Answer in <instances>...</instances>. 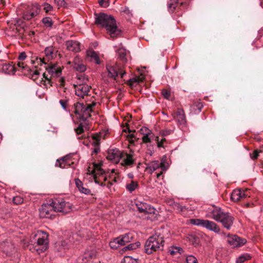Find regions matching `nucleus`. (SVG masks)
I'll return each instance as SVG.
<instances>
[{
	"instance_id": "f257e3e1",
	"label": "nucleus",
	"mask_w": 263,
	"mask_h": 263,
	"mask_svg": "<svg viewBox=\"0 0 263 263\" xmlns=\"http://www.w3.org/2000/svg\"><path fill=\"white\" fill-rule=\"evenodd\" d=\"M95 24L106 29L107 33L112 38H116L121 31L118 28L115 18L104 13H95Z\"/></svg>"
},
{
	"instance_id": "f03ea898",
	"label": "nucleus",
	"mask_w": 263,
	"mask_h": 263,
	"mask_svg": "<svg viewBox=\"0 0 263 263\" xmlns=\"http://www.w3.org/2000/svg\"><path fill=\"white\" fill-rule=\"evenodd\" d=\"M206 216L221 223L227 230L231 229L234 221V217L230 213L225 212L221 208L214 205L208 208Z\"/></svg>"
},
{
	"instance_id": "7ed1b4c3",
	"label": "nucleus",
	"mask_w": 263,
	"mask_h": 263,
	"mask_svg": "<svg viewBox=\"0 0 263 263\" xmlns=\"http://www.w3.org/2000/svg\"><path fill=\"white\" fill-rule=\"evenodd\" d=\"M30 242L33 246L29 247V250L32 252H36L38 254L45 252L48 248V235L42 231H38L33 233Z\"/></svg>"
},
{
	"instance_id": "20e7f679",
	"label": "nucleus",
	"mask_w": 263,
	"mask_h": 263,
	"mask_svg": "<svg viewBox=\"0 0 263 263\" xmlns=\"http://www.w3.org/2000/svg\"><path fill=\"white\" fill-rule=\"evenodd\" d=\"M164 242L163 236L158 232L155 233L146 241L144 246L145 252L147 254H151L154 252L162 250Z\"/></svg>"
},
{
	"instance_id": "39448f33",
	"label": "nucleus",
	"mask_w": 263,
	"mask_h": 263,
	"mask_svg": "<svg viewBox=\"0 0 263 263\" xmlns=\"http://www.w3.org/2000/svg\"><path fill=\"white\" fill-rule=\"evenodd\" d=\"M96 103L92 102L91 104H84L83 103H77L74 104V110L73 111L75 114L80 115V119L83 121L86 120L91 117L90 113L92 112V107H95Z\"/></svg>"
},
{
	"instance_id": "423d86ee",
	"label": "nucleus",
	"mask_w": 263,
	"mask_h": 263,
	"mask_svg": "<svg viewBox=\"0 0 263 263\" xmlns=\"http://www.w3.org/2000/svg\"><path fill=\"white\" fill-rule=\"evenodd\" d=\"M52 203L55 212L67 214L72 210V204L69 202H66L63 198H54L52 200Z\"/></svg>"
},
{
	"instance_id": "0eeeda50",
	"label": "nucleus",
	"mask_w": 263,
	"mask_h": 263,
	"mask_svg": "<svg viewBox=\"0 0 263 263\" xmlns=\"http://www.w3.org/2000/svg\"><path fill=\"white\" fill-rule=\"evenodd\" d=\"M191 223L204 228L216 233L220 232V227L214 221L201 219H191Z\"/></svg>"
},
{
	"instance_id": "6e6552de",
	"label": "nucleus",
	"mask_w": 263,
	"mask_h": 263,
	"mask_svg": "<svg viewBox=\"0 0 263 263\" xmlns=\"http://www.w3.org/2000/svg\"><path fill=\"white\" fill-rule=\"evenodd\" d=\"M104 173L105 172L101 167V163L93 164V168L91 171V174L93 176L95 183L102 186L106 185V184L103 182H101L102 179L104 181L107 180L106 177L104 176Z\"/></svg>"
},
{
	"instance_id": "1a4fd4ad",
	"label": "nucleus",
	"mask_w": 263,
	"mask_h": 263,
	"mask_svg": "<svg viewBox=\"0 0 263 263\" xmlns=\"http://www.w3.org/2000/svg\"><path fill=\"white\" fill-rule=\"evenodd\" d=\"M106 69L108 73V77L114 80H116L119 75L120 76L121 78H123L126 72L117 65H112L107 64L106 65Z\"/></svg>"
},
{
	"instance_id": "9d476101",
	"label": "nucleus",
	"mask_w": 263,
	"mask_h": 263,
	"mask_svg": "<svg viewBox=\"0 0 263 263\" xmlns=\"http://www.w3.org/2000/svg\"><path fill=\"white\" fill-rule=\"evenodd\" d=\"M40 6L39 4L37 3L33 4L24 11L23 17L25 20L29 21L37 15L40 12Z\"/></svg>"
},
{
	"instance_id": "9b49d317",
	"label": "nucleus",
	"mask_w": 263,
	"mask_h": 263,
	"mask_svg": "<svg viewBox=\"0 0 263 263\" xmlns=\"http://www.w3.org/2000/svg\"><path fill=\"white\" fill-rule=\"evenodd\" d=\"M40 216L42 218L52 219L54 216V209L53 207V204L51 202L50 204H44L39 209Z\"/></svg>"
},
{
	"instance_id": "f8f14e48",
	"label": "nucleus",
	"mask_w": 263,
	"mask_h": 263,
	"mask_svg": "<svg viewBox=\"0 0 263 263\" xmlns=\"http://www.w3.org/2000/svg\"><path fill=\"white\" fill-rule=\"evenodd\" d=\"M228 243L232 247H239L244 245L247 242L245 238L239 237L236 235H229L227 238Z\"/></svg>"
},
{
	"instance_id": "ddd939ff",
	"label": "nucleus",
	"mask_w": 263,
	"mask_h": 263,
	"mask_svg": "<svg viewBox=\"0 0 263 263\" xmlns=\"http://www.w3.org/2000/svg\"><path fill=\"white\" fill-rule=\"evenodd\" d=\"M75 88V93L77 96L84 98L85 96H88L91 87L84 83L78 84L74 85Z\"/></svg>"
},
{
	"instance_id": "4468645a",
	"label": "nucleus",
	"mask_w": 263,
	"mask_h": 263,
	"mask_svg": "<svg viewBox=\"0 0 263 263\" xmlns=\"http://www.w3.org/2000/svg\"><path fill=\"white\" fill-rule=\"evenodd\" d=\"M122 157H124L123 153L119 149L115 148L109 149L108 151V155L106 158L112 162L118 163Z\"/></svg>"
},
{
	"instance_id": "2eb2a0df",
	"label": "nucleus",
	"mask_w": 263,
	"mask_h": 263,
	"mask_svg": "<svg viewBox=\"0 0 263 263\" xmlns=\"http://www.w3.org/2000/svg\"><path fill=\"white\" fill-rule=\"evenodd\" d=\"M45 69L51 76V78H58L62 74V69L57 64H48L45 67Z\"/></svg>"
},
{
	"instance_id": "dca6fc26",
	"label": "nucleus",
	"mask_w": 263,
	"mask_h": 263,
	"mask_svg": "<svg viewBox=\"0 0 263 263\" xmlns=\"http://www.w3.org/2000/svg\"><path fill=\"white\" fill-rule=\"evenodd\" d=\"M139 212L146 214H155V209L151 205L145 203L138 202L136 204Z\"/></svg>"
},
{
	"instance_id": "f3484780",
	"label": "nucleus",
	"mask_w": 263,
	"mask_h": 263,
	"mask_svg": "<svg viewBox=\"0 0 263 263\" xmlns=\"http://www.w3.org/2000/svg\"><path fill=\"white\" fill-rule=\"evenodd\" d=\"M101 137L100 135H96L92 137L91 140L90 141L91 143L92 150L91 155L97 154L100 152V141Z\"/></svg>"
},
{
	"instance_id": "a211bd4d",
	"label": "nucleus",
	"mask_w": 263,
	"mask_h": 263,
	"mask_svg": "<svg viewBox=\"0 0 263 263\" xmlns=\"http://www.w3.org/2000/svg\"><path fill=\"white\" fill-rule=\"evenodd\" d=\"M124 157H122L121 165L125 166L132 167L135 163V159L134 158V155L131 154L123 153Z\"/></svg>"
},
{
	"instance_id": "6ab92c4d",
	"label": "nucleus",
	"mask_w": 263,
	"mask_h": 263,
	"mask_svg": "<svg viewBox=\"0 0 263 263\" xmlns=\"http://www.w3.org/2000/svg\"><path fill=\"white\" fill-rule=\"evenodd\" d=\"M159 167H161L163 171L165 170L164 165L162 163H160L159 161H154L148 163L146 170L152 174Z\"/></svg>"
},
{
	"instance_id": "aec40b11",
	"label": "nucleus",
	"mask_w": 263,
	"mask_h": 263,
	"mask_svg": "<svg viewBox=\"0 0 263 263\" xmlns=\"http://www.w3.org/2000/svg\"><path fill=\"white\" fill-rule=\"evenodd\" d=\"M66 46L67 50L74 52H78L81 50L80 44L77 41H68L66 43Z\"/></svg>"
},
{
	"instance_id": "412c9836",
	"label": "nucleus",
	"mask_w": 263,
	"mask_h": 263,
	"mask_svg": "<svg viewBox=\"0 0 263 263\" xmlns=\"http://www.w3.org/2000/svg\"><path fill=\"white\" fill-rule=\"evenodd\" d=\"M246 196L247 195L243 190L236 189L231 194V199L234 202H237L241 199L245 198Z\"/></svg>"
},
{
	"instance_id": "4be33fe9",
	"label": "nucleus",
	"mask_w": 263,
	"mask_h": 263,
	"mask_svg": "<svg viewBox=\"0 0 263 263\" xmlns=\"http://www.w3.org/2000/svg\"><path fill=\"white\" fill-rule=\"evenodd\" d=\"M74 181L77 187L81 193L85 195H92L90 190L86 187V185L85 186L79 179H75Z\"/></svg>"
},
{
	"instance_id": "5701e85b",
	"label": "nucleus",
	"mask_w": 263,
	"mask_h": 263,
	"mask_svg": "<svg viewBox=\"0 0 263 263\" xmlns=\"http://www.w3.org/2000/svg\"><path fill=\"white\" fill-rule=\"evenodd\" d=\"M119 237V240L121 245L123 246L125 245L126 243L131 242L134 240V234L132 232H129L123 235H121Z\"/></svg>"
},
{
	"instance_id": "b1692460",
	"label": "nucleus",
	"mask_w": 263,
	"mask_h": 263,
	"mask_svg": "<svg viewBox=\"0 0 263 263\" xmlns=\"http://www.w3.org/2000/svg\"><path fill=\"white\" fill-rule=\"evenodd\" d=\"M175 119L178 124L184 125L186 123V118L184 111L181 108H178L176 113Z\"/></svg>"
},
{
	"instance_id": "393cba45",
	"label": "nucleus",
	"mask_w": 263,
	"mask_h": 263,
	"mask_svg": "<svg viewBox=\"0 0 263 263\" xmlns=\"http://www.w3.org/2000/svg\"><path fill=\"white\" fill-rule=\"evenodd\" d=\"M143 131V136L142 137V141L144 143H147L151 142V138L152 137V132L147 127H143L141 129Z\"/></svg>"
},
{
	"instance_id": "a878e982",
	"label": "nucleus",
	"mask_w": 263,
	"mask_h": 263,
	"mask_svg": "<svg viewBox=\"0 0 263 263\" xmlns=\"http://www.w3.org/2000/svg\"><path fill=\"white\" fill-rule=\"evenodd\" d=\"M68 156H65L61 159H57L55 164L56 167H60L62 168H67L70 166L67 162Z\"/></svg>"
},
{
	"instance_id": "bb28decb",
	"label": "nucleus",
	"mask_w": 263,
	"mask_h": 263,
	"mask_svg": "<svg viewBox=\"0 0 263 263\" xmlns=\"http://www.w3.org/2000/svg\"><path fill=\"white\" fill-rule=\"evenodd\" d=\"M79 61V58L77 57L74 60V63L73 65V68L80 72H84L86 69V66L82 63H78L77 61Z\"/></svg>"
},
{
	"instance_id": "cd10ccee",
	"label": "nucleus",
	"mask_w": 263,
	"mask_h": 263,
	"mask_svg": "<svg viewBox=\"0 0 263 263\" xmlns=\"http://www.w3.org/2000/svg\"><path fill=\"white\" fill-rule=\"evenodd\" d=\"M96 252L94 251H87L85 252L83 258L84 263H85L86 261L91 262L92 259L96 258Z\"/></svg>"
},
{
	"instance_id": "c85d7f7f",
	"label": "nucleus",
	"mask_w": 263,
	"mask_h": 263,
	"mask_svg": "<svg viewBox=\"0 0 263 263\" xmlns=\"http://www.w3.org/2000/svg\"><path fill=\"white\" fill-rule=\"evenodd\" d=\"M87 55L91 58V61H93L97 64H100L101 61L98 53L94 50H89L87 52Z\"/></svg>"
},
{
	"instance_id": "c756f323",
	"label": "nucleus",
	"mask_w": 263,
	"mask_h": 263,
	"mask_svg": "<svg viewBox=\"0 0 263 263\" xmlns=\"http://www.w3.org/2000/svg\"><path fill=\"white\" fill-rule=\"evenodd\" d=\"M168 252L172 255H180L183 252V249L180 247L173 246L169 248Z\"/></svg>"
},
{
	"instance_id": "7c9ffc66",
	"label": "nucleus",
	"mask_w": 263,
	"mask_h": 263,
	"mask_svg": "<svg viewBox=\"0 0 263 263\" xmlns=\"http://www.w3.org/2000/svg\"><path fill=\"white\" fill-rule=\"evenodd\" d=\"M55 49L53 46H49L45 49V54L48 59H52L54 56V52Z\"/></svg>"
},
{
	"instance_id": "2f4dec72",
	"label": "nucleus",
	"mask_w": 263,
	"mask_h": 263,
	"mask_svg": "<svg viewBox=\"0 0 263 263\" xmlns=\"http://www.w3.org/2000/svg\"><path fill=\"white\" fill-rule=\"evenodd\" d=\"M117 53L118 58L121 60L123 62H126L127 59L126 58L127 52L125 49L123 48H120L118 49Z\"/></svg>"
},
{
	"instance_id": "473e14b6",
	"label": "nucleus",
	"mask_w": 263,
	"mask_h": 263,
	"mask_svg": "<svg viewBox=\"0 0 263 263\" xmlns=\"http://www.w3.org/2000/svg\"><path fill=\"white\" fill-rule=\"evenodd\" d=\"M25 75L28 76L29 78L32 79L33 81L37 80L40 74V73L38 70H32L31 69V71L25 72Z\"/></svg>"
},
{
	"instance_id": "72a5a7b5",
	"label": "nucleus",
	"mask_w": 263,
	"mask_h": 263,
	"mask_svg": "<svg viewBox=\"0 0 263 263\" xmlns=\"http://www.w3.org/2000/svg\"><path fill=\"white\" fill-rule=\"evenodd\" d=\"M3 69L7 73H14L16 70V67L10 64H5Z\"/></svg>"
},
{
	"instance_id": "f704fd0d",
	"label": "nucleus",
	"mask_w": 263,
	"mask_h": 263,
	"mask_svg": "<svg viewBox=\"0 0 263 263\" xmlns=\"http://www.w3.org/2000/svg\"><path fill=\"white\" fill-rule=\"evenodd\" d=\"M119 237L114 238L112 240L109 242V246L111 248L114 249H117L120 247L122 246L120 240H119Z\"/></svg>"
},
{
	"instance_id": "c9c22d12",
	"label": "nucleus",
	"mask_w": 263,
	"mask_h": 263,
	"mask_svg": "<svg viewBox=\"0 0 263 263\" xmlns=\"http://www.w3.org/2000/svg\"><path fill=\"white\" fill-rule=\"evenodd\" d=\"M138 186V184L137 181H131L129 183L126 184L125 187L128 191L132 193L135 191Z\"/></svg>"
},
{
	"instance_id": "e433bc0d",
	"label": "nucleus",
	"mask_w": 263,
	"mask_h": 263,
	"mask_svg": "<svg viewBox=\"0 0 263 263\" xmlns=\"http://www.w3.org/2000/svg\"><path fill=\"white\" fill-rule=\"evenodd\" d=\"M55 248L58 252H61L68 248V243L66 241H61L55 243Z\"/></svg>"
},
{
	"instance_id": "4c0bfd02",
	"label": "nucleus",
	"mask_w": 263,
	"mask_h": 263,
	"mask_svg": "<svg viewBox=\"0 0 263 263\" xmlns=\"http://www.w3.org/2000/svg\"><path fill=\"white\" fill-rule=\"evenodd\" d=\"M178 3V0H170L167 3L168 11L173 13L174 12Z\"/></svg>"
},
{
	"instance_id": "58836bf2",
	"label": "nucleus",
	"mask_w": 263,
	"mask_h": 263,
	"mask_svg": "<svg viewBox=\"0 0 263 263\" xmlns=\"http://www.w3.org/2000/svg\"><path fill=\"white\" fill-rule=\"evenodd\" d=\"M251 258V256L248 253H245L241 255H240L237 259H236V263H243L245 261L249 260Z\"/></svg>"
},
{
	"instance_id": "ea45409f",
	"label": "nucleus",
	"mask_w": 263,
	"mask_h": 263,
	"mask_svg": "<svg viewBox=\"0 0 263 263\" xmlns=\"http://www.w3.org/2000/svg\"><path fill=\"white\" fill-rule=\"evenodd\" d=\"M140 81V78L139 77H134L128 80L126 83L131 88H133L136 86V84Z\"/></svg>"
},
{
	"instance_id": "a19ab883",
	"label": "nucleus",
	"mask_w": 263,
	"mask_h": 263,
	"mask_svg": "<svg viewBox=\"0 0 263 263\" xmlns=\"http://www.w3.org/2000/svg\"><path fill=\"white\" fill-rule=\"evenodd\" d=\"M17 66L21 69L22 71L25 74V72L31 71V69L27 66L23 62H18L17 63Z\"/></svg>"
},
{
	"instance_id": "79ce46f5",
	"label": "nucleus",
	"mask_w": 263,
	"mask_h": 263,
	"mask_svg": "<svg viewBox=\"0 0 263 263\" xmlns=\"http://www.w3.org/2000/svg\"><path fill=\"white\" fill-rule=\"evenodd\" d=\"M140 246V242L137 241V242H135V243H130L127 246H126V247H124L123 250H125V251L127 250H133L136 249L137 248L139 247Z\"/></svg>"
},
{
	"instance_id": "37998d69",
	"label": "nucleus",
	"mask_w": 263,
	"mask_h": 263,
	"mask_svg": "<svg viewBox=\"0 0 263 263\" xmlns=\"http://www.w3.org/2000/svg\"><path fill=\"white\" fill-rule=\"evenodd\" d=\"M138 259H135L131 256H125L121 261V263H138Z\"/></svg>"
},
{
	"instance_id": "c03bdc74",
	"label": "nucleus",
	"mask_w": 263,
	"mask_h": 263,
	"mask_svg": "<svg viewBox=\"0 0 263 263\" xmlns=\"http://www.w3.org/2000/svg\"><path fill=\"white\" fill-rule=\"evenodd\" d=\"M42 22L47 27H50L53 25L52 19L49 17H44L42 20Z\"/></svg>"
},
{
	"instance_id": "a18cd8bd",
	"label": "nucleus",
	"mask_w": 263,
	"mask_h": 263,
	"mask_svg": "<svg viewBox=\"0 0 263 263\" xmlns=\"http://www.w3.org/2000/svg\"><path fill=\"white\" fill-rule=\"evenodd\" d=\"M12 201L13 203L15 204H20L23 202L24 199L22 197L16 196L13 197Z\"/></svg>"
},
{
	"instance_id": "49530a36",
	"label": "nucleus",
	"mask_w": 263,
	"mask_h": 263,
	"mask_svg": "<svg viewBox=\"0 0 263 263\" xmlns=\"http://www.w3.org/2000/svg\"><path fill=\"white\" fill-rule=\"evenodd\" d=\"M186 263H198V261L195 256L189 255L186 258Z\"/></svg>"
},
{
	"instance_id": "de8ad7c7",
	"label": "nucleus",
	"mask_w": 263,
	"mask_h": 263,
	"mask_svg": "<svg viewBox=\"0 0 263 263\" xmlns=\"http://www.w3.org/2000/svg\"><path fill=\"white\" fill-rule=\"evenodd\" d=\"M261 152H262L261 150L256 149V150L254 151V152H253L252 154H251V153L250 154L251 159L253 160L257 159L258 158L259 154Z\"/></svg>"
},
{
	"instance_id": "09e8293b",
	"label": "nucleus",
	"mask_w": 263,
	"mask_h": 263,
	"mask_svg": "<svg viewBox=\"0 0 263 263\" xmlns=\"http://www.w3.org/2000/svg\"><path fill=\"white\" fill-rule=\"evenodd\" d=\"M173 132V130L168 129H164L163 130H162L160 132V135L162 136V137H164L167 135H170Z\"/></svg>"
},
{
	"instance_id": "8fccbe9b",
	"label": "nucleus",
	"mask_w": 263,
	"mask_h": 263,
	"mask_svg": "<svg viewBox=\"0 0 263 263\" xmlns=\"http://www.w3.org/2000/svg\"><path fill=\"white\" fill-rule=\"evenodd\" d=\"M43 6H44V10H45V11L46 13L49 12L53 10L52 6L47 3H45L43 4Z\"/></svg>"
},
{
	"instance_id": "3c124183",
	"label": "nucleus",
	"mask_w": 263,
	"mask_h": 263,
	"mask_svg": "<svg viewBox=\"0 0 263 263\" xmlns=\"http://www.w3.org/2000/svg\"><path fill=\"white\" fill-rule=\"evenodd\" d=\"M162 95L166 99H168L171 96V92L170 90L166 89H163L161 92Z\"/></svg>"
},
{
	"instance_id": "603ef678",
	"label": "nucleus",
	"mask_w": 263,
	"mask_h": 263,
	"mask_svg": "<svg viewBox=\"0 0 263 263\" xmlns=\"http://www.w3.org/2000/svg\"><path fill=\"white\" fill-rule=\"evenodd\" d=\"M127 138L128 139L130 143H133L137 138L135 135L134 134H130L127 136Z\"/></svg>"
},
{
	"instance_id": "864d4df0",
	"label": "nucleus",
	"mask_w": 263,
	"mask_h": 263,
	"mask_svg": "<svg viewBox=\"0 0 263 263\" xmlns=\"http://www.w3.org/2000/svg\"><path fill=\"white\" fill-rule=\"evenodd\" d=\"M189 239L193 243H198V242H197L198 237L195 235H194V234L189 235Z\"/></svg>"
},
{
	"instance_id": "5fc2aeb1",
	"label": "nucleus",
	"mask_w": 263,
	"mask_h": 263,
	"mask_svg": "<svg viewBox=\"0 0 263 263\" xmlns=\"http://www.w3.org/2000/svg\"><path fill=\"white\" fill-rule=\"evenodd\" d=\"M67 102H68V100L67 99H61L59 101L61 105L62 106L63 108L65 110L66 109Z\"/></svg>"
},
{
	"instance_id": "6e6d98bb",
	"label": "nucleus",
	"mask_w": 263,
	"mask_h": 263,
	"mask_svg": "<svg viewBox=\"0 0 263 263\" xmlns=\"http://www.w3.org/2000/svg\"><path fill=\"white\" fill-rule=\"evenodd\" d=\"M43 78H45V80L47 81V84L50 85V86H52V82L51 81V78H50L48 77L45 73H44L43 74Z\"/></svg>"
},
{
	"instance_id": "4d7b16f0",
	"label": "nucleus",
	"mask_w": 263,
	"mask_h": 263,
	"mask_svg": "<svg viewBox=\"0 0 263 263\" xmlns=\"http://www.w3.org/2000/svg\"><path fill=\"white\" fill-rule=\"evenodd\" d=\"M175 206L176 209L179 212H183L186 209L185 206H182L179 204H175Z\"/></svg>"
},
{
	"instance_id": "13d9d810",
	"label": "nucleus",
	"mask_w": 263,
	"mask_h": 263,
	"mask_svg": "<svg viewBox=\"0 0 263 263\" xmlns=\"http://www.w3.org/2000/svg\"><path fill=\"white\" fill-rule=\"evenodd\" d=\"M195 107H196L198 109V111L199 112L201 111V108L203 107V105L201 102H197L193 105L194 109H195Z\"/></svg>"
},
{
	"instance_id": "bf43d9fd",
	"label": "nucleus",
	"mask_w": 263,
	"mask_h": 263,
	"mask_svg": "<svg viewBox=\"0 0 263 263\" xmlns=\"http://www.w3.org/2000/svg\"><path fill=\"white\" fill-rule=\"evenodd\" d=\"M98 3L101 7H107L109 5L108 2L105 0H99Z\"/></svg>"
},
{
	"instance_id": "052dcab7",
	"label": "nucleus",
	"mask_w": 263,
	"mask_h": 263,
	"mask_svg": "<svg viewBox=\"0 0 263 263\" xmlns=\"http://www.w3.org/2000/svg\"><path fill=\"white\" fill-rule=\"evenodd\" d=\"M83 131V126L81 124L76 129V132L78 135L82 134Z\"/></svg>"
},
{
	"instance_id": "680f3d73",
	"label": "nucleus",
	"mask_w": 263,
	"mask_h": 263,
	"mask_svg": "<svg viewBox=\"0 0 263 263\" xmlns=\"http://www.w3.org/2000/svg\"><path fill=\"white\" fill-rule=\"evenodd\" d=\"M26 53L25 52H22L20 54L18 59L19 60L23 61L26 58Z\"/></svg>"
},
{
	"instance_id": "e2e57ef3",
	"label": "nucleus",
	"mask_w": 263,
	"mask_h": 263,
	"mask_svg": "<svg viewBox=\"0 0 263 263\" xmlns=\"http://www.w3.org/2000/svg\"><path fill=\"white\" fill-rule=\"evenodd\" d=\"M156 140L157 141V146L158 147H163V143H162V141H159L158 137H156Z\"/></svg>"
},
{
	"instance_id": "0e129e2a",
	"label": "nucleus",
	"mask_w": 263,
	"mask_h": 263,
	"mask_svg": "<svg viewBox=\"0 0 263 263\" xmlns=\"http://www.w3.org/2000/svg\"><path fill=\"white\" fill-rule=\"evenodd\" d=\"M54 2L60 6H63L64 3V0H54Z\"/></svg>"
},
{
	"instance_id": "69168bd1",
	"label": "nucleus",
	"mask_w": 263,
	"mask_h": 263,
	"mask_svg": "<svg viewBox=\"0 0 263 263\" xmlns=\"http://www.w3.org/2000/svg\"><path fill=\"white\" fill-rule=\"evenodd\" d=\"M81 78H82V79H83V80L84 82H85L86 81H87L88 80H87V79H85V77H84L83 76H80L78 78V79H79V80H81Z\"/></svg>"
},
{
	"instance_id": "338daca9",
	"label": "nucleus",
	"mask_w": 263,
	"mask_h": 263,
	"mask_svg": "<svg viewBox=\"0 0 263 263\" xmlns=\"http://www.w3.org/2000/svg\"><path fill=\"white\" fill-rule=\"evenodd\" d=\"M39 60H40V62L41 63H43V64H46V62H45V60L44 59H41V58H40L39 59Z\"/></svg>"
},
{
	"instance_id": "774afa93",
	"label": "nucleus",
	"mask_w": 263,
	"mask_h": 263,
	"mask_svg": "<svg viewBox=\"0 0 263 263\" xmlns=\"http://www.w3.org/2000/svg\"><path fill=\"white\" fill-rule=\"evenodd\" d=\"M163 172L161 171L160 173H157V178H159L160 176L162 175Z\"/></svg>"
}]
</instances>
